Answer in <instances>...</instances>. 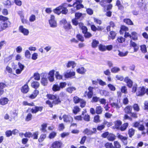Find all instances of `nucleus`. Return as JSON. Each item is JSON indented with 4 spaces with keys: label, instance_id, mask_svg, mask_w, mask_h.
Segmentation results:
<instances>
[{
    "label": "nucleus",
    "instance_id": "f257e3e1",
    "mask_svg": "<svg viewBox=\"0 0 148 148\" xmlns=\"http://www.w3.org/2000/svg\"><path fill=\"white\" fill-rule=\"evenodd\" d=\"M23 134L25 137L28 138H32L33 140L38 139V142L39 143H42L46 138L47 136L46 134H42L40 135L38 138L39 132L38 131H35L32 133L30 132H27L24 134L23 133L22 135Z\"/></svg>",
    "mask_w": 148,
    "mask_h": 148
},
{
    "label": "nucleus",
    "instance_id": "f03ea898",
    "mask_svg": "<svg viewBox=\"0 0 148 148\" xmlns=\"http://www.w3.org/2000/svg\"><path fill=\"white\" fill-rule=\"evenodd\" d=\"M46 97L49 99L53 100L52 102L49 100H47L45 102L46 104L48 105L51 108L53 107V104L57 105L61 103V101L56 94H48L47 95Z\"/></svg>",
    "mask_w": 148,
    "mask_h": 148
},
{
    "label": "nucleus",
    "instance_id": "7ed1b4c3",
    "mask_svg": "<svg viewBox=\"0 0 148 148\" xmlns=\"http://www.w3.org/2000/svg\"><path fill=\"white\" fill-rule=\"evenodd\" d=\"M23 105L24 106H34V108H28L27 110V112L28 110H30L32 114H36L39 112H41L44 108L42 106H37L35 105L33 102L28 103L27 101H24L23 102Z\"/></svg>",
    "mask_w": 148,
    "mask_h": 148
},
{
    "label": "nucleus",
    "instance_id": "20e7f679",
    "mask_svg": "<svg viewBox=\"0 0 148 148\" xmlns=\"http://www.w3.org/2000/svg\"><path fill=\"white\" fill-rule=\"evenodd\" d=\"M0 21L3 22L0 23V31L6 29L10 26L11 24L8 18L2 15H0Z\"/></svg>",
    "mask_w": 148,
    "mask_h": 148
},
{
    "label": "nucleus",
    "instance_id": "39448f33",
    "mask_svg": "<svg viewBox=\"0 0 148 148\" xmlns=\"http://www.w3.org/2000/svg\"><path fill=\"white\" fill-rule=\"evenodd\" d=\"M61 23L63 24V28L66 31L73 29L72 26L70 22H67L65 19H62L60 21Z\"/></svg>",
    "mask_w": 148,
    "mask_h": 148
},
{
    "label": "nucleus",
    "instance_id": "423d86ee",
    "mask_svg": "<svg viewBox=\"0 0 148 148\" xmlns=\"http://www.w3.org/2000/svg\"><path fill=\"white\" fill-rule=\"evenodd\" d=\"M79 27L82 30V33L84 34V37L86 38H89L92 36V34L90 32H88V29L86 26L83 25Z\"/></svg>",
    "mask_w": 148,
    "mask_h": 148
},
{
    "label": "nucleus",
    "instance_id": "0eeeda50",
    "mask_svg": "<svg viewBox=\"0 0 148 148\" xmlns=\"http://www.w3.org/2000/svg\"><path fill=\"white\" fill-rule=\"evenodd\" d=\"M64 146L62 142L60 140H57L53 142L51 144V148H62Z\"/></svg>",
    "mask_w": 148,
    "mask_h": 148
},
{
    "label": "nucleus",
    "instance_id": "6e6552de",
    "mask_svg": "<svg viewBox=\"0 0 148 148\" xmlns=\"http://www.w3.org/2000/svg\"><path fill=\"white\" fill-rule=\"evenodd\" d=\"M94 88L93 87L89 86L88 88V91L87 92L85 91L84 92V96L85 97L87 96L88 99H90L92 98L93 95V89Z\"/></svg>",
    "mask_w": 148,
    "mask_h": 148
},
{
    "label": "nucleus",
    "instance_id": "1a4fd4ad",
    "mask_svg": "<svg viewBox=\"0 0 148 148\" xmlns=\"http://www.w3.org/2000/svg\"><path fill=\"white\" fill-rule=\"evenodd\" d=\"M30 80H29L21 88V91L22 93L23 94H27L29 90V88L28 84L30 81Z\"/></svg>",
    "mask_w": 148,
    "mask_h": 148
},
{
    "label": "nucleus",
    "instance_id": "9d476101",
    "mask_svg": "<svg viewBox=\"0 0 148 148\" xmlns=\"http://www.w3.org/2000/svg\"><path fill=\"white\" fill-rule=\"evenodd\" d=\"M87 25H90L91 30L94 32H96L97 31H102L103 29V28L102 26H99L97 27L94 24L90 25V23H88Z\"/></svg>",
    "mask_w": 148,
    "mask_h": 148
},
{
    "label": "nucleus",
    "instance_id": "9b49d317",
    "mask_svg": "<svg viewBox=\"0 0 148 148\" xmlns=\"http://www.w3.org/2000/svg\"><path fill=\"white\" fill-rule=\"evenodd\" d=\"M145 88L144 86L140 87L138 88V91L136 92V95L137 96H142L145 94Z\"/></svg>",
    "mask_w": 148,
    "mask_h": 148
},
{
    "label": "nucleus",
    "instance_id": "f8f14e48",
    "mask_svg": "<svg viewBox=\"0 0 148 148\" xmlns=\"http://www.w3.org/2000/svg\"><path fill=\"white\" fill-rule=\"evenodd\" d=\"M124 82L127 84V86L129 88H131L133 86V82L128 77H126L124 79Z\"/></svg>",
    "mask_w": 148,
    "mask_h": 148
},
{
    "label": "nucleus",
    "instance_id": "ddd939ff",
    "mask_svg": "<svg viewBox=\"0 0 148 148\" xmlns=\"http://www.w3.org/2000/svg\"><path fill=\"white\" fill-rule=\"evenodd\" d=\"M18 30L19 32L23 34L24 35L27 36L29 34V30L24 28L23 25H20L19 27Z\"/></svg>",
    "mask_w": 148,
    "mask_h": 148
},
{
    "label": "nucleus",
    "instance_id": "4468645a",
    "mask_svg": "<svg viewBox=\"0 0 148 148\" xmlns=\"http://www.w3.org/2000/svg\"><path fill=\"white\" fill-rule=\"evenodd\" d=\"M63 119V121L65 122L71 123L73 121V117L69 115L64 114L62 117Z\"/></svg>",
    "mask_w": 148,
    "mask_h": 148
},
{
    "label": "nucleus",
    "instance_id": "2eb2a0df",
    "mask_svg": "<svg viewBox=\"0 0 148 148\" xmlns=\"http://www.w3.org/2000/svg\"><path fill=\"white\" fill-rule=\"evenodd\" d=\"M132 107L131 105L126 106L124 108L123 111L125 113L127 114H130L132 112Z\"/></svg>",
    "mask_w": 148,
    "mask_h": 148
},
{
    "label": "nucleus",
    "instance_id": "dca6fc26",
    "mask_svg": "<svg viewBox=\"0 0 148 148\" xmlns=\"http://www.w3.org/2000/svg\"><path fill=\"white\" fill-rule=\"evenodd\" d=\"M39 92L38 90L35 89L32 93L29 95L28 96V97L30 99H33L36 97L37 95L38 94Z\"/></svg>",
    "mask_w": 148,
    "mask_h": 148
},
{
    "label": "nucleus",
    "instance_id": "f3484780",
    "mask_svg": "<svg viewBox=\"0 0 148 148\" xmlns=\"http://www.w3.org/2000/svg\"><path fill=\"white\" fill-rule=\"evenodd\" d=\"M67 4V3H64L62 4V5H60L58 7L56 8L54 10V12L57 14L59 15L61 13V10L63 6H65V5Z\"/></svg>",
    "mask_w": 148,
    "mask_h": 148
},
{
    "label": "nucleus",
    "instance_id": "a211bd4d",
    "mask_svg": "<svg viewBox=\"0 0 148 148\" xmlns=\"http://www.w3.org/2000/svg\"><path fill=\"white\" fill-rule=\"evenodd\" d=\"M75 75V72L74 71L71 72V71L69 72H66L64 74V77L65 78H73Z\"/></svg>",
    "mask_w": 148,
    "mask_h": 148
},
{
    "label": "nucleus",
    "instance_id": "6ab92c4d",
    "mask_svg": "<svg viewBox=\"0 0 148 148\" xmlns=\"http://www.w3.org/2000/svg\"><path fill=\"white\" fill-rule=\"evenodd\" d=\"M116 35V32L113 31H111L109 32V34L108 36V40L114 39Z\"/></svg>",
    "mask_w": 148,
    "mask_h": 148
},
{
    "label": "nucleus",
    "instance_id": "aec40b11",
    "mask_svg": "<svg viewBox=\"0 0 148 148\" xmlns=\"http://www.w3.org/2000/svg\"><path fill=\"white\" fill-rule=\"evenodd\" d=\"M130 46L134 48V52L137 51L139 49L138 46L135 42L133 41L132 40H131L130 41Z\"/></svg>",
    "mask_w": 148,
    "mask_h": 148
},
{
    "label": "nucleus",
    "instance_id": "412c9836",
    "mask_svg": "<svg viewBox=\"0 0 148 148\" xmlns=\"http://www.w3.org/2000/svg\"><path fill=\"white\" fill-rule=\"evenodd\" d=\"M9 100L6 97H3L0 99V105L4 106L8 103Z\"/></svg>",
    "mask_w": 148,
    "mask_h": 148
},
{
    "label": "nucleus",
    "instance_id": "4be33fe9",
    "mask_svg": "<svg viewBox=\"0 0 148 148\" xmlns=\"http://www.w3.org/2000/svg\"><path fill=\"white\" fill-rule=\"evenodd\" d=\"M31 86L32 87L37 90L39 87L40 84L36 81H34L31 83Z\"/></svg>",
    "mask_w": 148,
    "mask_h": 148
},
{
    "label": "nucleus",
    "instance_id": "5701e85b",
    "mask_svg": "<svg viewBox=\"0 0 148 148\" xmlns=\"http://www.w3.org/2000/svg\"><path fill=\"white\" fill-rule=\"evenodd\" d=\"M117 137L119 139L121 140L123 143L125 142L126 144H127V137L125 136H124L122 135L119 134V133L117 134Z\"/></svg>",
    "mask_w": 148,
    "mask_h": 148
},
{
    "label": "nucleus",
    "instance_id": "b1692460",
    "mask_svg": "<svg viewBox=\"0 0 148 148\" xmlns=\"http://www.w3.org/2000/svg\"><path fill=\"white\" fill-rule=\"evenodd\" d=\"M115 128L119 130L122 124V121L119 120L115 121L114 122Z\"/></svg>",
    "mask_w": 148,
    "mask_h": 148
},
{
    "label": "nucleus",
    "instance_id": "393cba45",
    "mask_svg": "<svg viewBox=\"0 0 148 148\" xmlns=\"http://www.w3.org/2000/svg\"><path fill=\"white\" fill-rule=\"evenodd\" d=\"M40 82L41 84L43 86H47L48 83L47 78L43 76L41 78Z\"/></svg>",
    "mask_w": 148,
    "mask_h": 148
},
{
    "label": "nucleus",
    "instance_id": "a878e982",
    "mask_svg": "<svg viewBox=\"0 0 148 148\" xmlns=\"http://www.w3.org/2000/svg\"><path fill=\"white\" fill-rule=\"evenodd\" d=\"M77 20V19H76L75 18L72 19L71 22L73 25L76 26L78 25L79 27H80L81 25H84V24L82 23H78Z\"/></svg>",
    "mask_w": 148,
    "mask_h": 148
},
{
    "label": "nucleus",
    "instance_id": "bb28decb",
    "mask_svg": "<svg viewBox=\"0 0 148 148\" xmlns=\"http://www.w3.org/2000/svg\"><path fill=\"white\" fill-rule=\"evenodd\" d=\"M129 30L128 27L124 25H121L120 27L119 32L121 34H123L124 32H127Z\"/></svg>",
    "mask_w": 148,
    "mask_h": 148
},
{
    "label": "nucleus",
    "instance_id": "cd10ccee",
    "mask_svg": "<svg viewBox=\"0 0 148 148\" xmlns=\"http://www.w3.org/2000/svg\"><path fill=\"white\" fill-rule=\"evenodd\" d=\"M77 72L79 74L82 75L84 74L86 72V70L83 67L79 68L76 69Z\"/></svg>",
    "mask_w": 148,
    "mask_h": 148
},
{
    "label": "nucleus",
    "instance_id": "c85d7f7f",
    "mask_svg": "<svg viewBox=\"0 0 148 148\" xmlns=\"http://www.w3.org/2000/svg\"><path fill=\"white\" fill-rule=\"evenodd\" d=\"M135 130L133 128H131L128 129V134L130 138H132L134 135Z\"/></svg>",
    "mask_w": 148,
    "mask_h": 148
},
{
    "label": "nucleus",
    "instance_id": "c756f323",
    "mask_svg": "<svg viewBox=\"0 0 148 148\" xmlns=\"http://www.w3.org/2000/svg\"><path fill=\"white\" fill-rule=\"evenodd\" d=\"M52 89L53 91L54 92L59 91L61 90L59 85L56 83L54 84L53 85Z\"/></svg>",
    "mask_w": 148,
    "mask_h": 148
},
{
    "label": "nucleus",
    "instance_id": "7c9ffc66",
    "mask_svg": "<svg viewBox=\"0 0 148 148\" xmlns=\"http://www.w3.org/2000/svg\"><path fill=\"white\" fill-rule=\"evenodd\" d=\"M99 43V42L98 40L95 39H93L91 43V46L92 48H95L97 47Z\"/></svg>",
    "mask_w": 148,
    "mask_h": 148
},
{
    "label": "nucleus",
    "instance_id": "2f4dec72",
    "mask_svg": "<svg viewBox=\"0 0 148 148\" xmlns=\"http://www.w3.org/2000/svg\"><path fill=\"white\" fill-rule=\"evenodd\" d=\"M129 124L128 123H125L121 126L119 130L121 131H124L126 130L128 127Z\"/></svg>",
    "mask_w": 148,
    "mask_h": 148
},
{
    "label": "nucleus",
    "instance_id": "473e14b6",
    "mask_svg": "<svg viewBox=\"0 0 148 148\" xmlns=\"http://www.w3.org/2000/svg\"><path fill=\"white\" fill-rule=\"evenodd\" d=\"M95 111L97 114H101L103 112V108L101 106H97L96 107Z\"/></svg>",
    "mask_w": 148,
    "mask_h": 148
},
{
    "label": "nucleus",
    "instance_id": "72a5a7b5",
    "mask_svg": "<svg viewBox=\"0 0 148 148\" xmlns=\"http://www.w3.org/2000/svg\"><path fill=\"white\" fill-rule=\"evenodd\" d=\"M116 5L117 6L119 10H123L124 7L121 4V1L120 0H116Z\"/></svg>",
    "mask_w": 148,
    "mask_h": 148
},
{
    "label": "nucleus",
    "instance_id": "f704fd0d",
    "mask_svg": "<svg viewBox=\"0 0 148 148\" xmlns=\"http://www.w3.org/2000/svg\"><path fill=\"white\" fill-rule=\"evenodd\" d=\"M116 138V136L112 133H109L107 139L109 141H113Z\"/></svg>",
    "mask_w": 148,
    "mask_h": 148
},
{
    "label": "nucleus",
    "instance_id": "c9c22d12",
    "mask_svg": "<svg viewBox=\"0 0 148 148\" xmlns=\"http://www.w3.org/2000/svg\"><path fill=\"white\" fill-rule=\"evenodd\" d=\"M81 110L80 108L79 107L77 106H75L72 110L73 113L75 114H77Z\"/></svg>",
    "mask_w": 148,
    "mask_h": 148
},
{
    "label": "nucleus",
    "instance_id": "e433bc0d",
    "mask_svg": "<svg viewBox=\"0 0 148 148\" xmlns=\"http://www.w3.org/2000/svg\"><path fill=\"white\" fill-rule=\"evenodd\" d=\"M75 5V6L74 7L76 8V10H80L81 9L84 8V5L82 4V3H77Z\"/></svg>",
    "mask_w": 148,
    "mask_h": 148
},
{
    "label": "nucleus",
    "instance_id": "4c0bfd02",
    "mask_svg": "<svg viewBox=\"0 0 148 148\" xmlns=\"http://www.w3.org/2000/svg\"><path fill=\"white\" fill-rule=\"evenodd\" d=\"M60 100L62 101L66 97V94L63 91L61 92L59 94V96H58Z\"/></svg>",
    "mask_w": 148,
    "mask_h": 148
},
{
    "label": "nucleus",
    "instance_id": "58836bf2",
    "mask_svg": "<svg viewBox=\"0 0 148 148\" xmlns=\"http://www.w3.org/2000/svg\"><path fill=\"white\" fill-rule=\"evenodd\" d=\"M124 98L122 99L123 104L125 105H127L129 103V100L128 98V96L126 95H124Z\"/></svg>",
    "mask_w": 148,
    "mask_h": 148
},
{
    "label": "nucleus",
    "instance_id": "ea45409f",
    "mask_svg": "<svg viewBox=\"0 0 148 148\" xmlns=\"http://www.w3.org/2000/svg\"><path fill=\"white\" fill-rule=\"evenodd\" d=\"M131 39L134 40H136L138 39L137 33L135 32H131Z\"/></svg>",
    "mask_w": 148,
    "mask_h": 148
},
{
    "label": "nucleus",
    "instance_id": "a19ab883",
    "mask_svg": "<svg viewBox=\"0 0 148 148\" xmlns=\"http://www.w3.org/2000/svg\"><path fill=\"white\" fill-rule=\"evenodd\" d=\"M47 124L46 123H43L41 125V128L40 130L42 132H47L46 128L47 127Z\"/></svg>",
    "mask_w": 148,
    "mask_h": 148
},
{
    "label": "nucleus",
    "instance_id": "79ce46f5",
    "mask_svg": "<svg viewBox=\"0 0 148 148\" xmlns=\"http://www.w3.org/2000/svg\"><path fill=\"white\" fill-rule=\"evenodd\" d=\"M34 77V79L36 81H39L40 79V74L38 72L35 73L32 76L31 78Z\"/></svg>",
    "mask_w": 148,
    "mask_h": 148
},
{
    "label": "nucleus",
    "instance_id": "37998d69",
    "mask_svg": "<svg viewBox=\"0 0 148 148\" xmlns=\"http://www.w3.org/2000/svg\"><path fill=\"white\" fill-rule=\"evenodd\" d=\"M123 22L128 25H133L134 23L129 18H125L123 20Z\"/></svg>",
    "mask_w": 148,
    "mask_h": 148
},
{
    "label": "nucleus",
    "instance_id": "c03bdc74",
    "mask_svg": "<svg viewBox=\"0 0 148 148\" xmlns=\"http://www.w3.org/2000/svg\"><path fill=\"white\" fill-rule=\"evenodd\" d=\"M75 64L74 61H69L68 62L66 66L67 68H69L71 66L72 68H74L75 66Z\"/></svg>",
    "mask_w": 148,
    "mask_h": 148
},
{
    "label": "nucleus",
    "instance_id": "a18cd8bd",
    "mask_svg": "<svg viewBox=\"0 0 148 148\" xmlns=\"http://www.w3.org/2000/svg\"><path fill=\"white\" fill-rule=\"evenodd\" d=\"M77 40L83 42L84 41V38L83 36L79 33L77 34L76 36Z\"/></svg>",
    "mask_w": 148,
    "mask_h": 148
},
{
    "label": "nucleus",
    "instance_id": "49530a36",
    "mask_svg": "<svg viewBox=\"0 0 148 148\" xmlns=\"http://www.w3.org/2000/svg\"><path fill=\"white\" fill-rule=\"evenodd\" d=\"M125 38L122 36H119L117 38L116 42L119 43H123L125 42Z\"/></svg>",
    "mask_w": 148,
    "mask_h": 148
},
{
    "label": "nucleus",
    "instance_id": "de8ad7c7",
    "mask_svg": "<svg viewBox=\"0 0 148 148\" xmlns=\"http://www.w3.org/2000/svg\"><path fill=\"white\" fill-rule=\"evenodd\" d=\"M76 90V88L74 87H69L66 89V91L69 93H71L73 91Z\"/></svg>",
    "mask_w": 148,
    "mask_h": 148
},
{
    "label": "nucleus",
    "instance_id": "09e8293b",
    "mask_svg": "<svg viewBox=\"0 0 148 148\" xmlns=\"http://www.w3.org/2000/svg\"><path fill=\"white\" fill-rule=\"evenodd\" d=\"M82 99L79 98L77 96H74L73 98V101L75 104L79 103L81 101Z\"/></svg>",
    "mask_w": 148,
    "mask_h": 148
},
{
    "label": "nucleus",
    "instance_id": "8fccbe9b",
    "mask_svg": "<svg viewBox=\"0 0 148 148\" xmlns=\"http://www.w3.org/2000/svg\"><path fill=\"white\" fill-rule=\"evenodd\" d=\"M49 22L51 27H57V23L56 21L55 20H49Z\"/></svg>",
    "mask_w": 148,
    "mask_h": 148
},
{
    "label": "nucleus",
    "instance_id": "3c124183",
    "mask_svg": "<svg viewBox=\"0 0 148 148\" xmlns=\"http://www.w3.org/2000/svg\"><path fill=\"white\" fill-rule=\"evenodd\" d=\"M57 135V133L54 131L50 133L48 136V138L50 139L54 138Z\"/></svg>",
    "mask_w": 148,
    "mask_h": 148
},
{
    "label": "nucleus",
    "instance_id": "603ef678",
    "mask_svg": "<svg viewBox=\"0 0 148 148\" xmlns=\"http://www.w3.org/2000/svg\"><path fill=\"white\" fill-rule=\"evenodd\" d=\"M100 116L99 114H97L94 116L93 118V122L95 123H99L101 121L100 119Z\"/></svg>",
    "mask_w": 148,
    "mask_h": 148
},
{
    "label": "nucleus",
    "instance_id": "864d4df0",
    "mask_svg": "<svg viewBox=\"0 0 148 148\" xmlns=\"http://www.w3.org/2000/svg\"><path fill=\"white\" fill-rule=\"evenodd\" d=\"M109 4L106 5V8H104V10L105 12L106 11H110L111 10L113 7V5L112 4L109 3Z\"/></svg>",
    "mask_w": 148,
    "mask_h": 148
},
{
    "label": "nucleus",
    "instance_id": "5fc2aeb1",
    "mask_svg": "<svg viewBox=\"0 0 148 148\" xmlns=\"http://www.w3.org/2000/svg\"><path fill=\"white\" fill-rule=\"evenodd\" d=\"M120 90L123 93L125 94H126L128 93L127 87L125 86H122Z\"/></svg>",
    "mask_w": 148,
    "mask_h": 148
},
{
    "label": "nucleus",
    "instance_id": "6e6d98bb",
    "mask_svg": "<svg viewBox=\"0 0 148 148\" xmlns=\"http://www.w3.org/2000/svg\"><path fill=\"white\" fill-rule=\"evenodd\" d=\"M134 110L136 112H138L140 110L138 104H134L132 107Z\"/></svg>",
    "mask_w": 148,
    "mask_h": 148
},
{
    "label": "nucleus",
    "instance_id": "4d7b16f0",
    "mask_svg": "<svg viewBox=\"0 0 148 148\" xmlns=\"http://www.w3.org/2000/svg\"><path fill=\"white\" fill-rule=\"evenodd\" d=\"M140 50L141 51L144 53L147 52V47L145 45H143L140 46Z\"/></svg>",
    "mask_w": 148,
    "mask_h": 148
},
{
    "label": "nucleus",
    "instance_id": "13d9d810",
    "mask_svg": "<svg viewBox=\"0 0 148 148\" xmlns=\"http://www.w3.org/2000/svg\"><path fill=\"white\" fill-rule=\"evenodd\" d=\"M99 49L102 51H106V46L102 44H100L98 46Z\"/></svg>",
    "mask_w": 148,
    "mask_h": 148
},
{
    "label": "nucleus",
    "instance_id": "bf43d9fd",
    "mask_svg": "<svg viewBox=\"0 0 148 148\" xmlns=\"http://www.w3.org/2000/svg\"><path fill=\"white\" fill-rule=\"evenodd\" d=\"M114 148H121V145L120 143L117 141H115L114 142Z\"/></svg>",
    "mask_w": 148,
    "mask_h": 148
},
{
    "label": "nucleus",
    "instance_id": "052dcab7",
    "mask_svg": "<svg viewBox=\"0 0 148 148\" xmlns=\"http://www.w3.org/2000/svg\"><path fill=\"white\" fill-rule=\"evenodd\" d=\"M32 115L30 113H28L27 115L25 118L26 121H28L31 120L32 119Z\"/></svg>",
    "mask_w": 148,
    "mask_h": 148
},
{
    "label": "nucleus",
    "instance_id": "680f3d73",
    "mask_svg": "<svg viewBox=\"0 0 148 148\" xmlns=\"http://www.w3.org/2000/svg\"><path fill=\"white\" fill-rule=\"evenodd\" d=\"M82 15L83 14L82 13L79 12H75V18L79 19L82 16Z\"/></svg>",
    "mask_w": 148,
    "mask_h": 148
},
{
    "label": "nucleus",
    "instance_id": "e2e57ef3",
    "mask_svg": "<svg viewBox=\"0 0 148 148\" xmlns=\"http://www.w3.org/2000/svg\"><path fill=\"white\" fill-rule=\"evenodd\" d=\"M94 22L96 24L99 25H101L102 23V21L95 17L93 18Z\"/></svg>",
    "mask_w": 148,
    "mask_h": 148
},
{
    "label": "nucleus",
    "instance_id": "0e129e2a",
    "mask_svg": "<svg viewBox=\"0 0 148 148\" xmlns=\"http://www.w3.org/2000/svg\"><path fill=\"white\" fill-rule=\"evenodd\" d=\"M83 119L85 121L88 122L90 120V116L88 114H85L83 117Z\"/></svg>",
    "mask_w": 148,
    "mask_h": 148
},
{
    "label": "nucleus",
    "instance_id": "69168bd1",
    "mask_svg": "<svg viewBox=\"0 0 148 148\" xmlns=\"http://www.w3.org/2000/svg\"><path fill=\"white\" fill-rule=\"evenodd\" d=\"M107 1L106 0H101V1L99 2L100 5L104 8H106V4Z\"/></svg>",
    "mask_w": 148,
    "mask_h": 148
},
{
    "label": "nucleus",
    "instance_id": "338daca9",
    "mask_svg": "<svg viewBox=\"0 0 148 148\" xmlns=\"http://www.w3.org/2000/svg\"><path fill=\"white\" fill-rule=\"evenodd\" d=\"M118 51L119 52L118 55L121 57L126 56L128 53V52L127 51L124 53L121 52L119 50H118Z\"/></svg>",
    "mask_w": 148,
    "mask_h": 148
},
{
    "label": "nucleus",
    "instance_id": "774afa93",
    "mask_svg": "<svg viewBox=\"0 0 148 148\" xmlns=\"http://www.w3.org/2000/svg\"><path fill=\"white\" fill-rule=\"evenodd\" d=\"M100 98L97 96H93L92 97L91 102L92 103H96L99 101Z\"/></svg>",
    "mask_w": 148,
    "mask_h": 148
}]
</instances>
